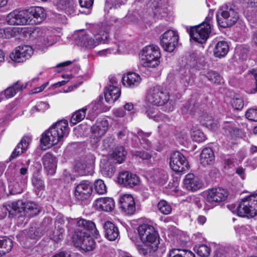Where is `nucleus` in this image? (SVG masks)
<instances>
[{
  "label": "nucleus",
  "instance_id": "44",
  "mask_svg": "<svg viewBox=\"0 0 257 257\" xmlns=\"http://www.w3.org/2000/svg\"><path fill=\"white\" fill-rule=\"evenodd\" d=\"M85 108L88 110L89 113L92 116H95L103 110L101 100L93 102Z\"/></svg>",
  "mask_w": 257,
  "mask_h": 257
},
{
  "label": "nucleus",
  "instance_id": "1",
  "mask_svg": "<svg viewBox=\"0 0 257 257\" xmlns=\"http://www.w3.org/2000/svg\"><path fill=\"white\" fill-rule=\"evenodd\" d=\"M69 134L68 123L66 120H61L53 124L44 132L40 139L42 148L46 150L53 146L62 144L63 139Z\"/></svg>",
  "mask_w": 257,
  "mask_h": 257
},
{
  "label": "nucleus",
  "instance_id": "4",
  "mask_svg": "<svg viewBox=\"0 0 257 257\" xmlns=\"http://www.w3.org/2000/svg\"><path fill=\"white\" fill-rule=\"evenodd\" d=\"M76 40L77 43L88 48L93 49L101 43H104L108 37V34L104 31L100 30L93 37L85 31H80L77 33Z\"/></svg>",
  "mask_w": 257,
  "mask_h": 257
},
{
  "label": "nucleus",
  "instance_id": "26",
  "mask_svg": "<svg viewBox=\"0 0 257 257\" xmlns=\"http://www.w3.org/2000/svg\"><path fill=\"white\" fill-rule=\"evenodd\" d=\"M105 236L109 240H115L119 236L117 227L110 221H106L103 225Z\"/></svg>",
  "mask_w": 257,
  "mask_h": 257
},
{
  "label": "nucleus",
  "instance_id": "11",
  "mask_svg": "<svg viewBox=\"0 0 257 257\" xmlns=\"http://www.w3.org/2000/svg\"><path fill=\"white\" fill-rule=\"evenodd\" d=\"M73 241L77 246L86 252L92 250L95 248L94 240L88 232H83L82 230L74 235Z\"/></svg>",
  "mask_w": 257,
  "mask_h": 257
},
{
  "label": "nucleus",
  "instance_id": "21",
  "mask_svg": "<svg viewBox=\"0 0 257 257\" xmlns=\"http://www.w3.org/2000/svg\"><path fill=\"white\" fill-rule=\"evenodd\" d=\"M29 25H35L41 23L45 19L46 14L45 10L40 7L27 10Z\"/></svg>",
  "mask_w": 257,
  "mask_h": 257
},
{
  "label": "nucleus",
  "instance_id": "31",
  "mask_svg": "<svg viewBox=\"0 0 257 257\" xmlns=\"http://www.w3.org/2000/svg\"><path fill=\"white\" fill-rule=\"evenodd\" d=\"M100 171L102 175L107 178H111L115 171V168L111 164L110 159L106 161L103 160L100 165Z\"/></svg>",
  "mask_w": 257,
  "mask_h": 257
},
{
  "label": "nucleus",
  "instance_id": "3",
  "mask_svg": "<svg viewBox=\"0 0 257 257\" xmlns=\"http://www.w3.org/2000/svg\"><path fill=\"white\" fill-rule=\"evenodd\" d=\"M138 232L142 241L151 247L152 251L158 248L160 243L159 235L154 227L148 224H143L138 228Z\"/></svg>",
  "mask_w": 257,
  "mask_h": 257
},
{
  "label": "nucleus",
  "instance_id": "62",
  "mask_svg": "<svg viewBox=\"0 0 257 257\" xmlns=\"http://www.w3.org/2000/svg\"><path fill=\"white\" fill-rule=\"evenodd\" d=\"M94 0H79L80 6L82 8L89 9L93 4Z\"/></svg>",
  "mask_w": 257,
  "mask_h": 257
},
{
  "label": "nucleus",
  "instance_id": "59",
  "mask_svg": "<svg viewBox=\"0 0 257 257\" xmlns=\"http://www.w3.org/2000/svg\"><path fill=\"white\" fill-rule=\"evenodd\" d=\"M193 107H194V102H193V101L191 100V101L186 103L182 108V112L183 113L186 114L189 112H192Z\"/></svg>",
  "mask_w": 257,
  "mask_h": 257
},
{
  "label": "nucleus",
  "instance_id": "19",
  "mask_svg": "<svg viewBox=\"0 0 257 257\" xmlns=\"http://www.w3.org/2000/svg\"><path fill=\"white\" fill-rule=\"evenodd\" d=\"M120 207L127 214H133L136 211V204L131 194H124L119 198Z\"/></svg>",
  "mask_w": 257,
  "mask_h": 257
},
{
  "label": "nucleus",
  "instance_id": "61",
  "mask_svg": "<svg viewBox=\"0 0 257 257\" xmlns=\"http://www.w3.org/2000/svg\"><path fill=\"white\" fill-rule=\"evenodd\" d=\"M39 112H43L49 108V105L46 102L41 101L37 104Z\"/></svg>",
  "mask_w": 257,
  "mask_h": 257
},
{
  "label": "nucleus",
  "instance_id": "16",
  "mask_svg": "<svg viewBox=\"0 0 257 257\" xmlns=\"http://www.w3.org/2000/svg\"><path fill=\"white\" fill-rule=\"evenodd\" d=\"M29 18L27 10H15L8 15L7 21L11 25H29Z\"/></svg>",
  "mask_w": 257,
  "mask_h": 257
},
{
  "label": "nucleus",
  "instance_id": "63",
  "mask_svg": "<svg viewBox=\"0 0 257 257\" xmlns=\"http://www.w3.org/2000/svg\"><path fill=\"white\" fill-rule=\"evenodd\" d=\"M250 72L255 80V88L251 89L249 92L250 93H255L257 92V69H253Z\"/></svg>",
  "mask_w": 257,
  "mask_h": 257
},
{
  "label": "nucleus",
  "instance_id": "30",
  "mask_svg": "<svg viewBox=\"0 0 257 257\" xmlns=\"http://www.w3.org/2000/svg\"><path fill=\"white\" fill-rule=\"evenodd\" d=\"M200 163L203 166L212 165L214 161V155L210 148H205L202 151L200 157Z\"/></svg>",
  "mask_w": 257,
  "mask_h": 257
},
{
  "label": "nucleus",
  "instance_id": "45",
  "mask_svg": "<svg viewBox=\"0 0 257 257\" xmlns=\"http://www.w3.org/2000/svg\"><path fill=\"white\" fill-rule=\"evenodd\" d=\"M86 110L87 108L84 107L75 111L71 118L70 123L74 125L82 120L86 116Z\"/></svg>",
  "mask_w": 257,
  "mask_h": 257
},
{
  "label": "nucleus",
  "instance_id": "52",
  "mask_svg": "<svg viewBox=\"0 0 257 257\" xmlns=\"http://www.w3.org/2000/svg\"><path fill=\"white\" fill-rule=\"evenodd\" d=\"M140 183V178L136 174L130 173V177L126 186L128 187H133L137 185Z\"/></svg>",
  "mask_w": 257,
  "mask_h": 257
},
{
  "label": "nucleus",
  "instance_id": "5",
  "mask_svg": "<svg viewBox=\"0 0 257 257\" xmlns=\"http://www.w3.org/2000/svg\"><path fill=\"white\" fill-rule=\"evenodd\" d=\"M142 65L146 67H155L160 63L161 53L159 48L155 45H149L143 49L140 54Z\"/></svg>",
  "mask_w": 257,
  "mask_h": 257
},
{
  "label": "nucleus",
  "instance_id": "25",
  "mask_svg": "<svg viewBox=\"0 0 257 257\" xmlns=\"http://www.w3.org/2000/svg\"><path fill=\"white\" fill-rule=\"evenodd\" d=\"M64 221L62 218L57 217L55 221V229L53 232L50 235V238L55 242H58L63 237V234L65 231L64 228Z\"/></svg>",
  "mask_w": 257,
  "mask_h": 257
},
{
  "label": "nucleus",
  "instance_id": "51",
  "mask_svg": "<svg viewBox=\"0 0 257 257\" xmlns=\"http://www.w3.org/2000/svg\"><path fill=\"white\" fill-rule=\"evenodd\" d=\"M191 136L192 140L196 142H202L205 140L204 134L198 129H192Z\"/></svg>",
  "mask_w": 257,
  "mask_h": 257
},
{
  "label": "nucleus",
  "instance_id": "2",
  "mask_svg": "<svg viewBox=\"0 0 257 257\" xmlns=\"http://www.w3.org/2000/svg\"><path fill=\"white\" fill-rule=\"evenodd\" d=\"M227 208L239 216L253 217L257 215V194L246 196L237 204L228 205Z\"/></svg>",
  "mask_w": 257,
  "mask_h": 257
},
{
  "label": "nucleus",
  "instance_id": "6",
  "mask_svg": "<svg viewBox=\"0 0 257 257\" xmlns=\"http://www.w3.org/2000/svg\"><path fill=\"white\" fill-rule=\"evenodd\" d=\"M212 17L213 13H209L202 24L191 28L189 35L191 39L199 43H203L206 41L210 33Z\"/></svg>",
  "mask_w": 257,
  "mask_h": 257
},
{
  "label": "nucleus",
  "instance_id": "22",
  "mask_svg": "<svg viewBox=\"0 0 257 257\" xmlns=\"http://www.w3.org/2000/svg\"><path fill=\"white\" fill-rule=\"evenodd\" d=\"M121 81L123 86L130 88H134L140 85L142 81V78L140 75L137 73L128 72L123 75Z\"/></svg>",
  "mask_w": 257,
  "mask_h": 257
},
{
  "label": "nucleus",
  "instance_id": "56",
  "mask_svg": "<svg viewBox=\"0 0 257 257\" xmlns=\"http://www.w3.org/2000/svg\"><path fill=\"white\" fill-rule=\"evenodd\" d=\"M133 155L145 160H149L152 158V155L150 153L144 151H135L133 152Z\"/></svg>",
  "mask_w": 257,
  "mask_h": 257
},
{
  "label": "nucleus",
  "instance_id": "32",
  "mask_svg": "<svg viewBox=\"0 0 257 257\" xmlns=\"http://www.w3.org/2000/svg\"><path fill=\"white\" fill-rule=\"evenodd\" d=\"M24 218L25 216L33 217L37 215L40 212L38 206L33 202H23Z\"/></svg>",
  "mask_w": 257,
  "mask_h": 257
},
{
  "label": "nucleus",
  "instance_id": "39",
  "mask_svg": "<svg viewBox=\"0 0 257 257\" xmlns=\"http://www.w3.org/2000/svg\"><path fill=\"white\" fill-rule=\"evenodd\" d=\"M169 257H195V255L187 249L173 248L170 251Z\"/></svg>",
  "mask_w": 257,
  "mask_h": 257
},
{
  "label": "nucleus",
  "instance_id": "46",
  "mask_svg": "<svg viewBox=\"0 0 257 257\" xmlns=\"http://www.w3.org/2000/svg\"><path fill=\"white\" fill-rule=\"evenodd\" d=\"M205 76L212 83L220 84L221 83L222 77L217 72L209 71Z\"/></svg>",
  "mask_w": 257,
  "mask_h": 257
},
{
  "label": "nucleus",
  "instance_id": "7",
  "mask_svg": "<svg viewBox=\"0 0 257 257\" xmlns=\"http://www.w3.org/2000/svg\"><path fill=\"white\" fill-rule=\"evenodd\" d=\"M238 16L231 5H224L218 11L216 19L218 25L222 28L232 26L237 21Z\"/></svg>",
  "mask_w": 257,
  "mask_h": 257
},
{
  "label": "nucleus",
  "instance_id": "38",
  "mask_svg": "<svg viewBox=\"0 0 257 257\" xmlns=\"http://www.w3.org/2000/svg\"><path fill=\"white\" fill-rule=\"evenodd\" d=\"M32 183L35 188L39 191H43L45 189L44 181L42 175L38 172L33 174Z\"/></svg>",
  "mask_w": 257,
  "mask_h": 257
},
{
  "label": "nucleus",
  "instance_id": "15",
  "mask_svg": "<svg viewBox=\"0 0 257 257\" xmlns=\"http://www.w3.org/2000/svg\"><path fill=\"white\" fill-rule=\"evenodd\" d=\"M92 184L88 180H83L76 185L74 196L80 200L87 199L92 192Z\"/></svg>",
  "mask_w": 257,
  "mask_h": 257
},
{
  "label": "nucleus",
  "instance_id": "35",
  "mask_svg": "<svg viewBox=\"0 0 257 257\" xmlns=\"http://www.w3.org/2000/svg\"><path fill=\"white\" fill-rule=\"evenodd\" d=\"M13 246L12 239L6 237L0 238V257L10 252Z\"/></svg>",
  "mask_w": 257,
  "mask_h": 257
},
{
  "label": "nucleus",
  "instance_id": "55",
  "mask_svg": "<svg viewBox=\"0 0 257 257\" xmlns=\"http://www.w3.org/2000/svg\"><path fill=\"white\" fill-rule=\"evenodd\" d=\"M69 1L71 0H54L53 3L58 10L64 11L68 5Z\"/></svg>",
  "mask_w": 257,
  "mask_h": 257
},
{
  "label": "nucleus",
  "instance_id": "58",
  "mask_svg": "<svg viewBox=\"0 0 257 257\" xmlns=\"http://www.w3.org/2000/svg\"><path fill=\"white\" fill-rule=\"evenodd\" d=\"M75 7V6L74 2L73 1H69L68 5L64 11H65V13L68 15H74L76 12Z\"/></svg>",
  "mask_w": 257,
  "mask_h": 257
},
{
  "label": "nucleus",
  "instance_id": "17",
  "mask_svg": "<svg viewBox=\"0 0 257 257\" xmlns=\"http://www.w3.org/2000/svg\"><path fill=\"white\" fill-rule=\"evenodd\" d=\"M9 218H18L20 221H24L23 201L17 200L7 203Z\"/></svg>",
  "mask_w": 257,
  "mask_h": 257
},
{
  "label": "nucleus",
  "instance_id": "50",
  "mask_svg": "<svg viewBox=\"0 0 257 257\" xmlns=\"http://www.w3.org/2000/svg\"><path fill=\"white\" fill-rule=\"evenodd\" d=\"M158 210L164 214H169L171 212L172 207L167 201L164 200L160 201L158 203Z\"/></svg>",
  "mask_w": 257,
  "mask_h": 257
},
{
  "label": "nucleus",
  "instance_id": "41",
  "mask_svg": "<svg viewBox=\"0 0 257 257\" xmlns=\"http://www.w3.org/2000/svg\"><path fill=\"white\" fill-rule=\"evenodd\" d=\"M223 128L226 135L231 137H236L238 134L239 130L236 127L233 122H225L223 125Z\"/></svg>",
  "mask_w": 257,
  "mask_h": 257
},
{
  "label": "nucleus",
  "instance_id": "53",
  "mask_svg": "<svg viewBox=\"0 0 257 257\" xmlns=\"http://www.w3.org/2000/svg\"><path fill=\"white\" fill-rule=\"evenodd\" d=\"M130 172L128 171H122L120 172L117 177L118 182L126 186L128 179L130 177Z\"/></svg>",
  "mask_w": 257,
  "mask_h": 257
},
{
  "label": "nucleus",
  "instance_id": "24",
  "mask_svg": "<svg viewBox=\"0 0 257 257\" xmlns=\"http://www.w3.org/2000/svg\"><path fill=\"white\" fill-rule=\"evenodd\" d=\"M120 93V89L118 87L110 85L105 88L104 92L105 101L109 103H113L118 99Z\"/></svg>",
  "mask_w": 257,
  "mask_h": 257
},
{
  "label": "nucleus",
  "instance_id": "10",
  "mask_svg": "<svg viewBox=\"0 0 257 257\" xmlns=\"http://www.w3.org/2000/svg\"><path fill=\"white\" fill-rule=\"evenodd\" d=\"M170 166L176 172H184L189 170V165L186 157L180 152L176 151L171 154Z\"/></svg>",
  "mask_w": 257,
  "mask_h": 257
},
{
  "label": "nucleus",
  "instance_id": "28",
  "mask_svg": "<svg viewBox=\"0 0 257 257\" xmlns=\"http://www.w3.org/2000/svg\"><path fill=\"white\" fill-rule=\"evenodd\" d=\"M25 87L26 86H24L20 81H18L3 92L6 99H9L15 96L17 93L21 92Z\"/></svg>",
  "mask_w": 257,
  "mask_h": 257
},
{
  "label": "nucleus",
  "instance_id": "14",
  "mask_svg": "<svg viewBox=\"0 0 257 257\" xmlns=\"http://www.w3.org/2000/svg\"><path fill=\"white\" fill-rule=\"evenodd\" d=\"M34 53L33 48L29 45H22L16 47L11 55L12 59L21 63L30 59Z\"/></svg>",
  "mask_w": 257,
  "mask_h": 257
},
{
  "label": "nucleus",
  "instance_id": "42",
  "mask_svg": "<svg viewBox=\"0 0 257 257\" xmlns=\"http://www.w3.org/2000/svg\"><path fill=\"white\" fill-rule=\"evenodd\" d=\"M146 112L147 113V115L150 118H151L156 121L164 120L166 118L165 115L160 112L156 108H149L147 110Z\"/></svg>",
  "mask_w": 257,
  "mask_h": 257
},
{
  "label": "nucleus",
  "instance_id": "12",
  "mask_svg": "<svg viewBox=\"0 0 257 257\" xmlns=\"http://www.w3.org/2000/svg\"><path fill=\"white\" fill-rule=\"evenodd\" d=\"M179 36L177 33L173 30H169L166 31L161 37V45L165 51L172 52L177 45Z\"/></svg>",
  "mask_w": 257,
  "mask_h": 257
},
{
  "label": "nucleus",
  "instance_id": "49",
  "mask_svg": "<svg viewBox=\"0 0 257 257\" xmlns=\"http://www.w3.org/2000/svg\"><path fill=\"white\" fill-rule=\"evenodd\" d=\"M231 104L235 109H241L244 106V101L241 96L238 94L234 95L231 101Z\"/></svg>",
  "mask_w": 257,
  "mask_h": 257
},
{
  "label": "nucleus",
  "instance_id": "23",
  "mask_svg": "<svg viewBox=\"0 0 257 257\" xmlns=\"http://www.w3.org/2000/svg\"><path fill=\"white\" fill-rule=\"evenodd\" d=\"M45 170L49 175H54L57 168L56 158L49 153H46L42 158Z\"/></svg>",
  "mask_w": 257,
  "mask_h": 257
},
{
  "label": "nucleus",
  "instance_id": "60",
  "mask_svg": "<svg viewBox=\"0 0 257 257\" xmlns=\"http://www.w3.org/2000/svg\"><path fill=\"white\" fill-rule=\"evenodd\" d=\"M193 82V79L189 75H186L181 79V82L184 86L192 85Z\"/></svg>",
  "mask_w": 257,
  "mask_h": 257
},
{
  "label": "nucleus",
  "instance_id": "48",
  "mask_svg": "<svg viewBox=\"0 0 257 257\" xmlns=\"http://www.w3.org/2000/svg\"><path fill=\"white\" fill-rule=\"evenodd\" d=\"M195 251L200 256L207 257L210 253V248L205 244L196 245Z\"/></svg>",
  "mask_w": 257,
  "mask_h": 257
},
{
  "label": "nucleus",
  "instance_id": "13",
  "mask_svg": "<svg viewBox=\"0 0 257 257\" xmlns=\"http://www.w3.org/2000/svg\"><path fill=\"white\" fill-rule=\"evenodd\" d=\"M108 127V121L104 119L97 120L95 124L92 126L90 142L92 145H96L100 141L101 137L107 132Z\"/></svg>",
  "mask_w": 257,
  "mask_h": 257
},
{
  "label": "nucleus",
  "instance_id": "9",
  "mask_svg": "<svg viewBox=\"0 0 257 257\" xmlns=\"http://www.w3.org/2000/svg\"><path fill=\"white\" fill-rule=\"evenodd\" d=\"M228 193L227 191L222 188H213L208 191L204 199L205 206L208 209L212 208L217 202H221L226 199Z\"/></svg>",
  "mask_w": 257,
  "mask_h": 257
},
{
  "label": "nucleus",
  "instance_id": "18",
  "mask_svg": "<svg viewBox=\"0 0 257 257\" xmlns=\"http://www.w3.org/2000/svg\"><path fill=\"white\" fill-rule=\"evenodd\" d=\"M202 181L194 174H187L183 180V187L192 192L197 191L203 187Z\"/></svg>",
  "mask_w": 257,
  "mask_h": 257
},
{
  "label": "nucleus",
  "instance_id": "47",
  "mask_svg": "<svg viewBox=\"0 0 257 257\" xmlns=\"http://www.w3.org/2000/svg\"><path fill=\"white\" fill-rule=\"evenodd\" d=\"M94 190L99 195H103L106 193L107 188L104 182L101 179H97L94 183Z\"/></svg>",
  "mask_w": 257,
  "mask_h": 257
},
{
  "label": "nucleus",
  "instance_id": "33",
  "mask_svg": "<svg viewBox=\"0 0 257 257\" xmlns=\"http://www.w3.org/2000/svg\"><path fill=\"white\" fill-rule=\"evenodd\" d=\"M199 119L202 125L205 126L209 130L213 131H215L217 130L218 124L214 122L213 117L211 115L207 113H203L199 117Z\"/></svg>",
  "mask_w": 257,
  "mask_h": 257
},
{
  "label": "nucleus",
  "instance_id": "8",
  "mask_svg": "<svg viewBox=\"0 0 257 257\" xmlns=\"http://www.w3.org/2000/svg\"><path fill=\"white\" fill-rule=\"evenodd\" d=\"M169 95L161 86L151 87L146 96V101L156 105H163L169 100Z\"/></svg>",
  "mask_w": 257,
  "mask_h": 257
},
{
  "label": "nucleus",
  "instance_id": "27",
  "mask_svg": "<svg viewBox=\"0 0 257 257\" xmlns=\"http://www.w3.org/2000/svg\"><path fill=\"white\" fill-rule=\"evenodd\" d=\"M31 137L29 136L24 137L21 142L19 143L17 146L16 148L13 152L11 158L14 159L16 158L19 155L24 153L27 149L29 145L31 142Z\"/></svg>",
  "mask_w": 257,
  "mask_h": 257
},
{
  "label": "nucleus",
  "instance_id": "34",
  "mask_svg": "<svg viewBox=\"0 0 257 257\" xmlns=\"http://www.w3.org/2000/svg\"><path fill=\"white\" fill-rule=\"evenodd\" d=\"M228 51L229 46L227 43L224 41H221L216 43L213 53L216 57L222 58L227 54Z\"/></svg>",
  "mask_w": 257,
  "mask_h": 257
},
{
  "label": "nucleus",
  "instance_id": "40",
  "mask_svg": "<svg viewBox=\"0 0 257 257\" xmlns=\"http://www.w3.org/2000/svg\"><path fill=\"white\" fill-rule=\"evenodd\" d=\"M19 32V29L16 27H8L0 29V38L9 39L15 36Z\"/></svg>",
  "mask_w": 257,
  "mask_h": 257
},
{
  "label": "nucleus",
  "instance_id": "57",
  "mask_svg": "<svg viewBox=\"0 0 257 257\" xmlns=\"http://www.w3.org/2000/svg\"><path fill=\"white\" fill-rule=\"evenodd\" d=\"M163 0H150L148 5L152 10L159 9L162 5Z\"/></svg>",
  "mask_w": 257,
  "mask_h": 257
},
{
  "label": "nucleus",
  "instance_id": "64",
  "mask_svg": "<svg viewBox=\"0 0 257 257\" xmlns=\"http://www.w3.org/2000/svg\"><path fill=\"white\" fill-rule=\"evenodd\" d=\"M213 257H227V253L222 248L216 250Z\"/></svg>",
  "mask_w": 257,
  "mask_h": 257
},
{
  "label": "nucleus",
  "instance_id": "54",
  "mask_svg": "<svg viewBox=\"0 0 257 257\" xmlns=\"http://www.w3.org/2000/svg\"><path fill=\"white\" fill-rule=\"evenodd\" d=\"M245 116L250 120L257 121V108L248 109L246 111Z\"/></svg>",
  "mask_w": 257,
  "mask_h": 257
},
{
  "label": "nucleus",
  "instance_id": "29",
  "mask_svg": "<svg viewBox=\"0 0 257 257\" xmlns=\"http://www.w3.org/2000/svg\"><path fill=\"white\" fill-rule=\"evenodd\" d=\"M114 201L112 198H100L96 200L97 208L104 211H110L114 207Z\"/></svg>",
  "mask_w": 257,
  "mask_h": 257
},
{
  "label": "nucleus",
  "instance_id": "43",
  "mask_svg": "<svg viewBox=\"0 0 257 257\" xmlns=\"http://www.w3.org/2000/svg\"><path fill=\"white\" fill-rule=\"evenodd\" d=\"M75 172L79 176H86L91 174L92 167L91 165L87 166L84 164L79 163L75 168Z\"/></svg>",
  "mask_w": 257,
  "mask_h": 257
},
{
  "label": "nucleus",
  "instance_id": "37",
  "mask_svg": "<svg viewBox=\"0 0 257 257\" xmlns=\"http://www.w3.org/2000/svg\"><path fill=\"white\" fill-rule=\"evenodd\" d=\"M127 153L124 148L122 147H119L115 149V151L109 158L111 161L114 160L118 163H122L125 159Z\"/></svg>",
  "mask_w": 257,
  "mask_h": 257
},
{
  "label": "nucleus",
  "instance_id": "36",
  "mask_svg": "<svg viewBox=\"0 0 257 257\" xmlns=\"http://www.w3.org/2000/svg\"><path fill=\"white\" fill-rule=\"evenodd\" d=\"M150 135V133H144L140 130L138 132L137 136L134 137L133 141H136L137 139H138L141 142L142 147L146 150H148L151 148L152 146L151 143L147 139V138L149 137Z\"/></svg>",
  "mask_w": 257,
  "mask_h": 257
},
{
  "label": "nucleus",
  "instance_id": "20",
  "mask_svg": "<svg viewBox=\"0 0 257 257\" xmlns=\"http://www.w3.org/2000/svg\"><path fill=\"white\" fill-rule=\"evenodd\" d=\"M76 225L78 228L77 229L75 234L78 231L82 230L83 232H89L96 238L100 236L95 224L91 221L81 218L77 221Z\"/></svg>",
  "mask_w": 257,
  "mask_h": 257
}]
</instances>
